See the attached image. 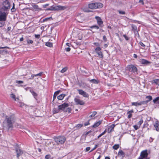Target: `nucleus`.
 Masks as SVG:
<instances>
[{"mask_svg":"<svg viewBox=\"0 0 159 159\" xmlns=\"http://www.w3.org/2000/svg\"><path fill=\"white\" fill-rule=\"evenodd\" d=\"M15 121V119L14 116H6L3 123V126L8 129H11Z\"/></svg>","mask_w":159,"mask_h":159,"instance_id":"1","label":"nucleus"},{"mask_svg":"<svg viewBox=\"0 0 159 159\" xmlns=\"http://www.w3.org/2000/svg\"><path fill=\"white\" fill-rule=\"evenodd\" d=\"M55 142L58 144H61L64 143L66 139L64 136H58L54 138Z\"/></svg>","mask_w":159,"mask_h":159,"instance_id":"2","label":"nucleus"},{"mask_svg":"<svg viewBox=\"0 0 159 159\" xmlns=\"http://www.w3.org/2000/svg\"><path fill=\"white\" fill-rule=\"evenodd\" d=\"M66 8V7L65 6H61L60 5L57 6H52L49 8H47V10H63Z\"/></svg>","mask_w":159,"mask_h":159,"instance_id":"3","label":"nucleus"},{"mask_svg":"<svg viewBox=\"0 0 159 159\" xmlns=\"http://www.w3.org/2000/svg\"><path fill=\"white\" fill-rule=\"evenodd\" d=\"M103 6V5L101 3H92L89 4V7L91 9H96L101 8Z\"/></svg>","mask_w":159,"mask_h":159,"instance_id":"4","label":"nucleus"},{"mask_svg":"<svg viewBox=\"0 0 159 159\" xmlns=\"http://www.w3.org/2000/svg\"><path fill=\"white\" fill-rule=\"evenodd\" d=\"M126 70L134 73L137 72L138 71L137 68L135 66L132 64L128 65L126 67Z\"/></svg>","mask_w":159,"mask_h":159,"instance_id":"5","label":"nucleus"},{"mask_svg":"<svg viewBox=\"0 0 159 159\" xmlns=\"http://www.w3.org/2000/svg\"><path fill=\"white\" fill-rule=\"evenodd\" d=\"M7 14L5 12H0V21H4L6 20Z\"/></svg>","mask_w":159,"mask_h":159,"instance_id":"6","label":"nucleus"},{"mask_svg":"<svg viewBox=\"0 0 159 159\" xmlns=\"http://www.w3.org/2000/svg\"><path fill=\"white\" fill-rule=\"evenodd\" d=\"M148 155L147 150H145L141 152L139 157L144 159H146L148 157Z\"/></svg>","mask_w":159,"mask_h":159,"instance_id":"7","label":"nucleus"},{"mask_svg":"<svg viewBox=\"0 0 159 159\" xmlns=\"http://www.w3.org/2000/svg\"><path fill=\"white\" fill-rule=\"evenodd\" d=\"M69 106V104L67 103H64L63 104L58 106V107L59 109L65 111L66 108L67 107Z\"/></svg>","mask_w":159,"mask_h":159,"instance_id":"8","label":"nucleus"},{"mask_svg":"<svg viewBox=\"0 0 159 159\" xmlns=\"http://www.w3.org/2000/svg\"><path fill=\"white\" fill-rule=\"evenodd\" d=\"M74 101L76 105H83L85 103L83 101L77 98H75L74 99Z\"/></svg>","mask_w":159,"mask_h":159,"instance_id":"9","label":"nucleus"},{"mask_svg":"<svg viewBox=\"0 0 159 159\" xmlns=\"http://www.w3.org/2000/svg\"><path fill=\"white\" fill-rule=\"evenodd\" d=\"M77 91H78L79 94L83 95L84 97L88 98L89 97V94L88 93L82 90L78 89Z\"/></svg>","mask_w":159,"mask_h":159,"instance_id":"10","label":"nucleus"},{"mask_svg":"<svg viewBox=\"0 0 159 159\" xmlns=\"http://www.w3.org/2000/svg\"><path fill=\"white\" fill-rule=\"evenodd\" d=\"M147 103L148 101H142L140 102H135L132 103V105L137 106L141 105L142 104H147Z\"/></svg>","mask_w":159,"mask_h":159,"instance_id":"11","label":"nucleus"},{"mask_svg":"<svg viewBox=\"0 0 159 159\" xmlns=\"http://www.w3.org/2000/svg\"><path fill=\"white\" fill-rule=\"evenodd\" d=\"M3 5L5 9H9L10 8V3L9 2L7 1V0L6 1L4 2Z\"/></svg>","mask_w":159,"mask_h":159,"instance_id":"12","label":"nucleus"},{"mask_svg":"<svg viewBox=\"0 0 159 159\" xmlns=\"http://www.w3.org/2000/svg\"><path fill=\"white\" fill-rule=\"evenodd\" d=\"M17 157H18L21 156L23 153L22 151L20 149L18 148L16 149Z\"/></svg>","mask_w":159,"mask_h":159,"instance_id":"13","label":"nucleus"},{"mask_svg":"<svg viewBox=\"0 0 159 159\" xmlns=\"http://www.w3.org/2000/svg\"><path fill=\"white\" fill-rule=\"evenodd\" d=\"M115 126L114 124H112L110 125L108 129V133H110L114 130V129Z\"/></svg>","mask_w":159,"mask_h":159,"instance_id":"14","label":"nucleus"},{"mask_svg":"<svg viewBox=\"0 0 159 159\" xmlns=\"http://www.w3.org/2000/svg\"><path fill=\"white\" fill-rule=\"evenodd\" d=\"M154 126L157 131H159V122L158 120L156 121L154 124Z\"/></svg>","mask_w":159,"mask_h":159,"instance_id":"15","label":"nucleus"},{"mask_svg":"<svg viewBox=\"0 0 159 159\" xmlns=\"http://www.w3.org/2000/svg\"><path fill=\"white\" fill-rule=\"evenodd\" d=\"M95 18L97 20L98 23L99 25H101L102 24L103 22L100 17L96 16Z\"/></svg>","mask_w":159,"mask_h":159,"instance_id":"16","label":"nucleus"},{"mask_svg":"<svg viewBox=\"0 0 159 159\" xmlns=\"http://www.w3.org/2000/svg\"><path fill=\"white\" fill-rule=\"evenodd\" d=\"M132 30L134 31V34L136 35L138 34V32L137 30V28L136 26L134 25H131Z\"/></svg>","mask_w":159,"mask_h":159,"instance_id":"17","label":"nucleus"},{"mask_svg":"<svg viewBox=\"0 0 159 159\" xmlns=\"http://www.w3.org/2000/svg\"><path fill=\"white\" fill-rule=\"evenodd\" d=\"M140 62H141V64H145L150 63V62L149 61H148L146 60L143 59H140Z\"/></svg>","mask_w":159,"mask_h":159,"instance_id":"18","label":"nucleus"},{"mask_svg":"<svg viewBox=\"0 0 159 159\" xmlns=\"http://www.w3.org/2000/svg\"><path fill=\"white\" fill-rule=\"evenodd\" d=\"M118 156L122 158L125 156V153L124 152L121 150L119 151L118 153Z\"/></svg>","mask_w":159,"mask_h":159,"instance_id":"19","label":"nucleus"},{"mask_svg":"<svg viewBox=\"0 0 159 159\" xmlns=\"http://www.w3.org/2000/svg\"><path fill=\"white\" fill-rule=\"evenodd\" d=\"M102 123L101 121H98L94 124L93 125V128H96L99 126Z\"/></svg>","mask_w":159,"mask_h":159,"instance_id":"20","label":"nucleus"},{"mask_svg":"<svg viewBox=\"0 0 159 159\" xmlns=\"http://www.w3.org/2000/svg\"><path fill=\"white\" fill-rule=\"evenodd\" d=\"M134 112L133 110H131L127 112V114H128V118H130L132 116V114Z\"/></svg>","mask_w":159,"mask_h":159,"instance_id":"21","label":"nucleus"},{"mask_svg":"<svg viewBox=\"0 0 159 159\" xmlns=\"http://www.w3.org/2000/svg\"><path fill=\"white\" fill-rule=\"evenodd\" d=\"M66 95L64 94H61L57 97V99L58 100H61L63 99Z\"/></svg>","mask_w":159,"mask_h":159,"instance_id":"22","label":"nucleus"},{"mask_svg":"<svg viewBox=\"0 0 159 159\" xmlns=\"http://www.w3.org/2000/svg\"><path fill=\"white\" fill-rule=\"evenodd\" d=\"M34 9L35 11H39L41 9L39 8L38 6L37 5L34 4L33 6Z\"/></svg>","mask_w":159,"mask_h":159,"instance_id":"23","label":"nucleus"},{"mask_svg":"<svg viewBox=\"0 0 159 159\" xmlns=\"http://www.w3.org/2000/svg\"><path fill=\"white\" fill-rule=\"evenodd\" d=\"M97 53L100 57L102 58L103 57V55L101 51H99V52H97Z\"/></svg>","mask_w":159,"mask_h":159,"instance_id":"24","label":"nucleus"},{"mask_svg":"<svg viewBox=\"0 0 159 159\" xmlns=\"http://www.w3.org/2000/svg\"><path fill=\"white\" fill-rule=\"evenodd\" d=\"M60 110L58 108V109L54 108L53 109L52 112L53 114L57 113L59 112Z\"/></svg>","mask_w":159,"mask_h":159,"instance_id":"25","label":"nucleus"},{"mask_svg":"<svg viewBox=\"0 0 159 159\" xmlns=\"http://www.w3.org/2000/svg\"><path fill=\"white\" fill-rule=\"evenodd\" d=\"M153 83L159 86V79H156L153 80Z\"/></svg>","mask_w":159,"mask_h":159,"instance_id":"26","label":"nucleus"},{"mask_svg":"<svg viewBox=\"0 0 159 159\" xmlns=\"http://www.w3.org/2000/svg\"><path fill=\"white\" fill-rule=\"evenodd\" d=\"M119 147V145L118 144H115L112 147L115 150L117 149Z\"/></svg>","mask_w":159,"mask_h":159,"instance_id":"27","label":"nucleus"},{"mask_svg":"<svg viewBox=\"0 0 159 159\" xmlns=\"http://www.w3.org/2000/svg\"><path fill=\"white\" fill-rule=\"evenodd\" d=\"M30 91L32 93V95L34 97L37 96V94L36 93L34 92L33 90L30 89Z\"/></svg>","mask_w":159,"mask_h":159,"instance_id":"28","label":"nucleus"},{"mask_svg":"<svg viewBox=\"0 0 159 159\" xmlns=\"http://www.w3.org/2000/svg\"><path fill=\"white\" fill-rule=\"evenodd\" d=\"M83 126L82 124H79L77 125L74 128H75V129H78L81 127Z\"/></svg>","mask_w":159,"mask_h":159,"instance_id":"29","label":"nucleus"},{"mask_svg":"<svg viewBox=\"0 0 159 159\" xmlns=\"http://www.w3.org/2000/svg\"><path fill=\"white\" fill-rule=\"evenodd\" d=\"M45 45L49 47H51L52 46V43L50 42L46 43H45Z\"/></svg>","mask_w":159,"mask_h":159,"instance_id":"30","label":"nucleus"},{"mask_svg":"<svg viewBox=\"0 0 159 159\" xmlns=\"http://www.w3.org/2000/svg\"><path fill=\"white\" fill-rule=\"evenodd\" d=\"M90 82L97 84L98 83V82L97 80L95 79H92L90 80Z\"/></svg>","mask_w":159,"mask_h":159,"instance_id":"31","label":"nucleus"},{"mask_svg":"<svg viewBox=\"0 0 159 159\" xmlns=\"http://www.w3.org/2000/svg\"><path fill=\"white\" fill-rule=\"evenodd\" d=\"M97 113L96 111L93 112L92 114L89 116V117H94Z\"/></svg>","mask_w":159,"mask_h":159,"instance_id":"32","label":"nucleus"},{"mask_svg":"<svg viewBox=\"0 0 159 159\" xmlns=\"http://www.w3.org/2000/svg\"><path fill=\"white\" fill-rule=\"evenodd\" d=\"M146 98L148 99V100L145 101H148V103L152 99V98L151 96H146Z\"/></svg>","mask_w":159,"mask_h":159,"instance_id":"33","label":"nucleus"},{"mask_svg":"<svg viewBox=\"0 0 159 159\" xmlns=\"http://www.w3.org/2000/svg\"><path fill=\"white\" fill-rule=\"evenodd\" d=\"M143 119H141V120L138 122V125L139 126V127L140 126L141 124L143 123Z\"/></svg>","mask_w":159,"mask_h":159,"instance_id":"34","label":"nucleus"},{"mask_svg":"<svg viewBox=\"0 0 159 159\" xmlns=\"http://www.w3.org/2000/svg\"><path fill=\"white\" fill-rule=\"evenodd\" d=\"M67 68L66 67H65L64 68H63L61 71V73H64L65 72H66L67 70Z\"/></svg>","mask_w":159,"mask_h":159,"instance_id":"35","label":"nucleus"},{"mask_svg":"<svg viewBox=\"0 0 159 159\" xmlns=\"http://www.w3.org/2000/svg\"><path fill=\"white\" fill-rule=\"evenodd\" d=\"M10 97L13 99H14L15 101H16V96L14 94L12 93L11 94Z\"/></svg>","mask_w":159,"mask_h":159,"instance_id":"36","label":"nucleus"},{"mask_svg":"<svg viewBox=\"0 0 159 159\" xmlns=\"http://www.w3.org/2000/svg\"><path fill=\"white\" fill-rule=\"evenodd\" d=\"M106 133V130H105L103 132L100 134L99 136H98V139H99L100 137L104 134Z\"/></svg>","mask_w":159,"mask_h":159,"instance_id":"37","label":"nucleus"},{"mask_svg":"<svg viewBox=\"0 0 159 159\" xmlns=\"http://www.w3.org/2000/svg\"><path fill=\"white\" fill-rule=\"evenodd\" d=\"M101 48L99 47H97L95 49V51L96 53L98 52H99V51H101Z\"/></svg>","mask_w":159,"mask_h":159,"instance_id":"38","label":"nucleus"},{"mask_svg":"<svg viewBox=\"0 0 159 159\" xmlns=\"http://www.w3.org/2000/svg\"><path fill=\"white\" fill-rule=\"evenodd\" d=\"M27 132L26 133L29 135V136H33L31 132L29 130H27Z\"/></svg>","mask_w":159,"mask_h":159,"instance_id":"39","label":"nucleus"},{"mask_svg":"<svg viewBox=\"0 0 159 159\" xmlns=\"http://www.w3.org/2000/svg\"><path fill=\"white\" fill-rule=\"evenodd\" d=\"M159 100V97H156L155 99H153V102L154 103H155L157 101Z\"/></svg>","mask_w":159,"mask_h":159,"instance_id":"40","label":"nucleus"},{"mask_svg":"<svg viewBox=\"0 0 159 159\" xmlns=\"http://www.w3.org/2000/svg\"><path fill=\"white\" fill-rule=\"evenodd\" d=\"M27 41L28 44H30V43L32 44L33 43L32 40L29 39L27 40Z\"/></svg>","mask_w":159,"mask_h":159,"instance_id":"41","label":"nucleus"},{"mask_svg":"<svg viewBox=\"0 0 159 159\" xmlns=\"http://www.w3.org/2000/svg\"><path fill=\"white\" fill-rule=\"evenodd\" d=\"M16 83L18 84H21L23 83V81L21 80H16Z\"/></svg>","mask_w":159,"mask_h":159,"instance_id":"42","label":"nucleus"},{"mask_svg":"<svg viewBox=\"0 0 159 159\" xmlns=\"http://www.w3.org/2000/svg\"><path fill=\"white\" fill-rule=\"evenodd\" d=\"M139 127H140L139 126H138V125H134V128L136 130L138 129L139 128Z\"/></svg>","mask_w":159,"mask_h":159,"instance_id":"43","label":"nucleus"},{"mask_svg":"<svg viewBox=\"0 0 159 159\" xmlns=\"http://www.w3.org/2000/svg\"><path fill=\"white\" fill-rule=\"evenodd\" d=\"M71 110V109L70 108L68 107L67 108L66 111H66L67 112H68L69 113H70V112Z\"/></svg>","mask_w":159,"mask_h":159,"instance_id":"44","label":"nucleus"},{"mask_svg":"<svg viewBox=\"0 0 159 159\" xmlns=\"http://www.w3.org/2000/svg\"><path fill=\"white\" fill-rule=\"evenodd\" d=\"M51 18H52L51 17H49V18H45V19H44L43 20V21H42V22H44L45 21H46L47 20H49V19H51Z\"/></svg>","mask_w":159,"mask_h":159,"instance_id":"45","label":"nucleus"},{"mask_svg":"<svg viewBox=\"0 0 159 159\" xmlns=\"http://www.w3.org/2000/svg\"><path fill=\"white\" fill-rule=\"evenodd\" d=\"M51 157V156L50 154H48L46 155L45 158L46 159H49Z\"/></svg>","mask_w":159,"mask_h":159,"instance_id":"46","label":"nucleus"},{"mask_svg":"<svg viewBox=\"0 0 159 159\" xmlns=\"http://www.w3.org/2000/svg\"><path fill=\"white\" fill-rule=\"evenodd\" d=\"M118 12L120 14L124 15L125 14V12L123 11H118Z\"/></svg>","mask_w":159,"mask_h":159,"instance_id":"47","label":"nucleus"},{"mask_svg":"<svg viewBox=\"0 0 159 159\" xmlns=\"http://www.w3.org/2000/svg\"><path fill=\"white\" fill-rule=\"evenodd\" d=\"M43 74L42 72H40L39 73L36 74V75H34L35 76H41Z\"/></svg>","mask_w":159,"mask_h":159,"instance_id":"48","label":"nucleus"},{"mask_svg":"<svg viewBox=\"0 0 159 159\" xmlns=\"http://www.w3.org/2000/svg\"><path fill=\"white\" fill-rule=\"evenodd\" d=\"M34 36L36 38L38 39H39L40 37V35L39 34H35Z\"/></svg>","mask_w":159,"mask_h":159,"instance_id":"49","label":"nucleus"},{"mask_svg":"<svg viewBox=\"0 0 159 159\" xmlns=\"http://www.w3.org/2000/svg\"><path fill=\"white\" fill-rule=\"evenodd\" d=\"M65 50L66 51V52H69L70 51V48L69 47H67V48H65Z\"/></svg>","mask_w":159,"mask_h":159,"instance_id":"50","label":"nucleus"},{"mask_svg":"<svg viewBox=\"0 0 159 159\" xmlns=\"http://www.w3.org/2000/svg\"><path fill=\"white\" fill-rule=\"evenodd\" d=\"M19 104L20 107H23L25 106V105L24 103L21 102L19 103Z\"/></svg>","mask_w":159,"mask_h":159,"instance_id":"51","label":"nucleus"},{"mask_svg":"<svg viewBox=\"0 0 159 159\" xmlns=\"http://www.w3.org/2000/svg\"><path fill=\"white\" fill-rule=\"evenodd\" d=\"M123 36L125 38L126 40H128L129 39V38L126 35H123Z\"/></svg>","mask_w":159,"mask_h":159,"instance_id":"52","label":"nucleus"},{"mask_svg":"<svg viewBox=\"0 0 159 159\" xmlns=\"http://www.w3.org/2000/svg\"><path fill=\"white\" fill-rule=\"evenodd\" d=\"M60 92V90H58L55 92L54 93V95H55L56 96H57L59 93Z\"/></svg>","mask_w":159,"mask_h":159,"instance_id":"53","label":"nucleus"},{"mask_svg":"<svg viewBox=\"0 0 159 159\" xmlns=\"http://www.w3.org/2000/svg\"><path fill=\"white\" fill-rule=\"evenodd\" d=\"M139 44H140V45L142 46V47H145V45L143 43V42H139Z\"/></svg>","mask_w":159,"mask_h":159,"instance_id":"54","label":"nucleus"},{"mask_svg":"<svg viewBox=\"0 0 159 159\" xmlns=\"http://www.w3.org/2000/svg\"><path fill=\"white\" fill-rule=\"evenodd\" d=\"M11 11L12 12H14L15 11V9L14 8V3L13 4V6L12 8L11 9Z\"/></svg>","mask_w":159,"mask_h":159,"instance_id":"55","label":"nucleus"},{"mask_svg":"<svg viewBox=\"0 0 159 159\" xmlns=\"http://www.w3.org/2000/svg\"><path fill=\"white\" fill-rule=\"evenodd\" d=\"M98 147V145H96L95 147L91 151H90L89 152H91L95 149Z\"/></svg>","mask_w":159,"mask_h":159,"instance_id":"56","label":"nucleus"},{"mask_svg":"<svg viewBox=\"0 0 159 159\" xmlns=\"http://www.w3.org/2000/svg\"><path fill=\"white\" fill-rule=\"evenodd\" d=\"M5 23L4 22H0V27H2L4 25Z\"/></svg>","mask_w":159,"mask_h":159,"instance_id":"57","label":"nucleus"},{"mask_svg":"<svg viewBox=\"0 0 159 159\" xmlns=\"http://www.w3.org/2000/svg\"><path fill=\"white\" fill-rule=\"evenodd\" d=\"M46 26H47L46 25H44V26H42L41 27L40 29L41 30H43L44 29V28L45 27H46Z\"/></svg>","mask_w":159,"mask_h":159,"instance_id":"58","label":"nucleus"},{"mask_svg":"<svg viewBox=\"0 0 159 159\" xmlns=\"http://www.w3.org/2000/svg\"><path fill=\"white\" fill-rule=\"evenodd\" d=\"M103 39L105 42H106L107 41V39L105 35L103 36Z\"/></svg>","mask_w":159,"mask_h":159,"instance_id":"59","label":"nucleus"},{"mask_svg":"<svg viewBox=\"0 0 159 159\" xmlns=\"http://www.w3.org/2000/svg\"><path fill=\"white\" fill-rule=\"evenodd\" d=\"M118 84H116L115 83H113V84H111V86L112 85V86H116V85H118Z\"/></svg>","mask_w":159,"mask_h":159,"instance_id":"60","label":"nucleus"},{"mask_svg":"<svg viewBox=\"0 0 159 159\" xmlns=\"http://www.w3.org/2000/svg\"><path fill=\"white\" fill-rule=\"evenodd\" d=\"M35 76L34 75H32L31 76V77L29 78L30 79H33L34 77Z\"/></svg>","mask_w":159,"mask_h":159,"instance_id":"61","label":"nucleus"},{"mask_svg":"<svg viewBox=\"0 0 159 159\" xmlns=\"http://www.w3.org/2000/svg\"><path fill=\"white\" fill-rule=\"evenodd\" d=\"M90 149V147H87L86 148V151H88Z\"/></svg>","mask_w":159,"mask_h":159,"instance_id":"62","label":"nucleus"},{"mask_svg":"<svg viewBox=\"0 0 159 159\" xmlns=\"http://www.w3.org/2000/svg\"><path fill=\"white\" fill-rule=\"evenodd\" d=\"M11 27H8L7 28V31H9L11 30Z\"/></svg>","mask_w":159,"mask_h":159,"instance_id":"63","label":"nucleus"},{"mask_svg":"<svg viewBox=\"0 0 159 159\" xmlns=\"http://www.w3.org/2000/svg\"><path fill=\"white\" fill-rule=\"evenodd\" d=\"M94 44L96 46H99V44L98 43H94Z\"/></svg>","mask_w":159,"mask_h":159,"instance_id":"64","label":"nucleus"}]
</instances>
